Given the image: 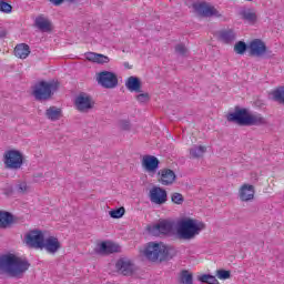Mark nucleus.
Returning <instances> with one entry per match:
<instances>
[{
    "label": "nucleus",
    "mask_w": 284,
    "mask_h": 284,
    "mask_svg": "<svg viewBox=\"0 0 284 284\" xmlns=\"http://www.w3.org/2000/svg\"><path fill=\"white\" fill-rule=\"evenodd\" d=\"M30 270V263L16 254L9 253L0 256V272L13 278H21Z\"/></svg>",
    "instance_id": "nucleus-1"
},
{
    "label": "nucleus",
    "mask_w": 284,
    "mask_h": 284,
    "mask_svg": "<svg viewBox=\"0 0 284 284\" xmlns=\"http://www.w3.org/2000/svg\"><path fill=\"white\" fill-rule=\"evenodd\" d=\"M205 230V223L193 217H181L178 221L176 234L182 241H192Z\"/></svg>",
    "instance_id": "nucleus-2"
},
{
    "label": "nucleus",
    "mask_w": 284,
    "mask_h": 284,
    "mask_svg": "<svg viewBox=\"0 0 284 284\" xmlns=\"http://www.w3.org/2000/svg\"><path fill=\"white\" fill-rule=\"evenodd\" d=\"M171 250L172 247L165 245L163 242H149L140 248V254L141 256H144V258H148V261L156 263V261H168L170 258Z\"/></svg>",
    "instance_id": "nucleus-3"
},
{
    "label": "nucleus",
    "mask_w": 284,
    "mask_h": 284,
    "mask_svg": "<svg viewBox=\"0 0 284 284\" xmlns=\"http://www.w3.org/2000/svg\"><path fill=\"white\" fill-rule=\"evenodd\" d=\"M58 88L59 83L57 82L40 81L33 87L32 94L37 101H48L52 97V90H57Z\"/></svg>",
    "instance_id": "nucleus-4"
},
{
    "label": "nucleus",
    "mask_w": 284,
    "mask_h": 284,
    "mask_svg": "<svg viewBox=\"0 0 284 284\" xmlns=\"http://www.w3.org/2000/svg\"><path fill=\"white\" fill-rule=\"evenodd\" d=\"M193 12L200 19H210L212 17H216L217 19H221L222 14L214 6L207 3V2H194L192 4Z\"/></svg>",
    "instance_id": "nucleus-5"
},
{
    "label": "nucleus",
    "mask_w": 284,
    "mask_h": 284,
    "mask_svg": "<svg viewBox=\"0 0 284 284\" xmlns=\"http://www.w3.org/2000/svg\"><path fill=\"white\" fill-rule=\"evenodd\" d=\"M6 170H21L23 166V153L18 150H8L3 154Z\"/></svg>",
    "instance_id": "nucleus-6"
},
{
    "label": "nucleus",
    "mask_w": 284,
    "mask_h": 284,
    "mask_svg": "<svg viewBox=\"0 0 284 284\" xmlns=\"http://www.w3.org/2000/svg\"><path fill=\"white\" fill-rule=\"evenodd\" d=\"M45 235L41 230H30L24 234V243L28 247H33L34 250H43V241Z\"/></svg>",
    "instance_id": "nucleus-7"
},
{
    "label": "nucleus",
    "mask_w": 284,
    "mask_h": 284,
    "mask_svg": "<svg viewBox=\"0 0 284 284\" xmlns=\"http://www.w3.org/2000/svg\"><path fill=\"white\" fill-rule=\"evenodd\" d=\"M97 81L99 85L106 90H114L119 85V77L112 71H101L97 73Z\"/></svg>",
    "instance_id": "nucleus-8"
},
{
    "label": "nucleus",
    "mask_w": 284,
    "mask_h": 284,
    "mask_svg": "<svg viewBox=\"0 0 284 284\" xmlns=\"http://www.w3.org/2000/svg\"><path fill=\"white\" fill-rule=\"evenodd\" d=\"M75 109L79 112H90V110L94 109L95 102L94 99H92V97H90L87 93H80L77 98H75Z\"/></svg>",
    "instance_id": "nucleus-9"
},
{
    "label": "nucleus",
    "mask_w": 284,
    "mask_h": 284,
    "mask_svg": "<svg viewBox=\"0 0 284 284\" xmlns=\"http://www.w3.org/2000/svg\"><path fill=\"white\" fill-rule=\"evenodd\" d=\"M250 112L247 109L235 108L233 113H229L226 119L230 123H236L237 125H247Z\"/></svg>",
    "instance_id": "nucleus-10"
},
{
    "label": "nucleus",
    "mask_w": 284,
    "mask_h": 284,
    "mask_svg": "<svg viewBox=\"0 0 284 284\" xmlns=\"http://www.w3.org/2000/svg\"><path fill=\"white\" fill-rule=\"evenodd\" d=\"M149 199L151 203H154V205H163L168 203V191L161 186H153L150 190Z\"/></svg>",
    "instance_id": "nucleus-11"
},
{
    "label": "nucleus",
    "mask_w": 284,
    "mask_h": 284,
    "mask_svg": "<svg viewBox=\"0 0 284 284\" xmlns=\"http://www.w3.org/2000/svg\"><path fill=\"white\" fill-rule=\"evenodd\" d=\"M248 53L251 57H263L267 54V45L261 39H254L248 43Z\"/></svg>",
    "instance_id": "nucleus-12"
},
{
    "label": "nucleus",
    "mask_w": 284,
    "mask_h": 284,
    "mask_svg": "<svg viewBox=\"0 0 284 284\" xmlns=\"http://www.w3.org/2000/svg\"><path fill=\"white\" fill-rule=\"evenodd\" d=\"M115 270L122 276H132L134 274V263L128 258H120L115 263Z\"/></svg>",
    "instance_id": "nucleus-13"
},
{
    "label": "nucleus",
    "mask_w": 284,
    "mask_h": 284,
    "mask_svg": "<svg viewBox=\"0 0 284 284\" xmlns=\"http://www.w3.org/2000/svg\"><path fill=\"white\" fill-rule=\"evenodd\" d=\"M158 175L161 185H173L176 182V173L171 169H161Z\"/></svg>",
    "instance_id": "nucleus-14"
},
{
    "label": "nucleus",
    "mask_w": 284,
    "mask_h": 284,
    "mask_svg": "<svg viewBox=\"0 0 284 284\" xmlns=\"http://www.w3.org/2000/svg\"><path fill=\"white\" fill-rule=\"evenodd\" d=\"M159 160L154 155H143L142 158V168L149 174H155L159 170Z\"/></svg>",
    "instance_id": "nucleus-15"
},
{
    "label": "nucleus",
    "mask_w": 284,
    "mask_h": 284,
    "mask_svg": "<svg viewBox=\"0 0 284 284\" xmlns=\"http://www.w3.org/2000/svg\"><path fill=\"white\" fill-rule=\"evenodd\" d=\"M42 250L49 254H57L61 250V242L55 236H49L42 242Z\"/></svg>",
    "instance_id": "nucleus-16"
},
{
    "label": "nucleus",
    "mask_w": 284,
    "mask_h": 284,
    "mask_svg": "<svg viewBox=\"0 0 284 284\" xmlns=\"http://www.w3.org/2000/svg\"><path fill=\"white\" fill-rule=\"evenodd\" d=\"M254 194H256V192L252 184H243L239 190L240 201H243L244 203H247V201H254Z\"/></svg>",
    "instance_id": "nucleus-17"
},
{
    "label": "nucleus",
    "mask_w": 284,
    "mask_h": 284,
    "mask_svg": "<svg viewBox=\"0 0 284 284\" xmlns=\"http://www.w3.org/2000/svg\"><path fill=\"white\" fill-rule=\"evenodd\" d=\"M34 26L39 28L41 32H52V22L43 14L36 18Z\"/></svg>",
    "instance_id": "nucleus-18"
},
{
    "label": "nucleus",
    "mask_w": 284,
    "mask_h": 284,
    "mask_svg": "<svg viewBox=\"0 0 284 284\" xmlns=\"http://www.w3.org/2000/svg\"><path fill=\"white\" fill-rule=\"evenodd\" d=\"M84 57H85L87 61H90L91 63H98L100 65L110 63V58L108 55H103L101 53L87 52L84 54Z\"/></svg>",
    "instance_id": "nucleus-19"
},
{
    "label": "nucleus",
    "mask_w": 284,
    "mask_h": 284,
    "mask_svg": "<svg viewBox=\"0 0 284 284\" xmlns=\"http://www.w3.org/2000/svg\"><path fill=\"white\" fill-rule=\"evenodd\" d=\"M173 224L168 220H162L153 226V232L158 234H170L172 232Z\"/></svg>",
    "instance_id": "nucleus-20"
},
{
    "label": "nucleus",
    "mask_w": 284,
    "mask_h": 284,
    "mask_svg": "<svg viewBox=\"0 0 284 284\" xmlns=\"http://www.w3.org/2000/svg\"><path fill=\"white\" fill-rule=\"evenodd\" d=\"M100 252L102 254H115L116 252H121V246L113 242H102L100 244Z\"/></svg>",
    "instance_id": "nucleus-21"
},
{
    "label": "nucleus",
    "mask_w": 284,
    "mask_h": 284,
    "mask_svg": "<svg viewBox=\"0 0 284 284\" xmlns=\"http://www.w3.org/2000/svg\"><path fill=\"white\" fill-rule=\"evenodd\" d=\"M14 223V216L10 212L0 211V227L7 230V227H12Z\"/></svg>",
    "instance_id": "nucleus-22"
},
{
    "label": "nucleus",
    "mask_w": 284,
    "mask_h": 284,
    "mask_svg": "<svg viewBox=\"0 0 284 284\" xmlns=\"http://www.w3.org/2000/svg\"><path fill=\"white\" fill-rule=\"evenodd\" d=\"M129 92H141V80L136 77H129L125 81Z\"/></svg>",
    "instance_id": "nucleus-23"
},
{
    "label": "nucleus",
    "mask_w": 284,
    "mask_h": 284,
    "mask_svg": "<svg viewBox=\"0 0 284 284\" xmlns=\"http://www.w3.org/2000/svg\"><path fill=\"white\" fill-rule=\"evenodd\" d=\"M14 55L18 59H28V57H30V45L27 43L17 44L14 48Z\"/></svg>",
    "instance_id": "nucleus-24"
},
{
    "label": "nucleus",
    "mask_w": 284,
    "mask_h": 284,
    "mask_svg": "<svg viewBox=\"0 0 284 284\" xmlns=\"http://www.w3.org/2000/svg\"><path fill=\"white\" fill-rule=\"evenodd\" d=\"M267 124V120L261 114V113H255V114H250L248 113V120L246 125H265Z\"/></svg>",
    "instance_id": "nucleus-25"
},
{
    "label": "nucleus",
    "mask_w": 284,
    "mask_h": 284,
    "mask_svg": "<svg viewBox=\"0 0 284 284\" xmlns=\"http://www.w3.org/2000/svg\"><path fill=\"white\" fill-rule=\"evenodd\" d=\"M220 39L223 43H232L236 40V33L232 29H225L220 32Z\"/></svg>",
    "instance_id": "nucleus-26"
},
{
    "label": "nucleus",
    "mask_w": 284,
    "mask_h": 284,
    "mask_svg": "<svg viewBox=\"0 0 284 284\" xmlns=\"http://www.w3.org/2000/svg\"><path fill=\"white\" fill-rule=\"evenodd\" d=\"M45 116L50 121H59V119H61V109H59L57 106H50L45 111Z\"/></svg>",
    "instance_id": "nucleus-27"
},
{
    "label": "nucleus",
    "mask_w": 284,
    "mask_h": 284,
    "mask_svg": "<svg viewBox=\"0 0 284 284\" xmlns=\"http://www.w3.org/2000/svg\"><path fill=\"white\" fill-rule=\"evenodd\" d=\"M242 19H244L245 21H248V23H256V12H254V10L252 9H244L241 12Z\"/></svg>",
    "instance_id": "nucleus-28"
},
{
    "label": "nucleus",
    "mask_w": 284,
    "mask_h": 284,
    "mask_svg": "<svg viewBox=\"0 0 284 284\" xmlns=\"http://www.w3.org/2000/svg\"><path fill=\"white\" fill-rule=\"evenodd\" d=\"M205 152H207V148L204 145L193 146L190 150V154H191L192 159H201V156H203V154H205Z\"/></svg>",
    "instance_id": "nucleus-29"
},
{
    "label": "nucleus",
    "mask_w": 284,
    "mask_h": 284,
    "mask_svg": "<svg viewBox=\"0 0 284 284\" xmlns=\"http://www.w3.org/2000/svg\"><path fill=\"white\" fill-rule=\"evenodd\" d=\"M272 97L277 103L284 105V87H278L275 90H273Z\"/></svg>",
    "instance_id": "nucleus-30"
},
{
    "label": "nucleus",
    "mask_w": 284,
    "mask_h": 284,
    "mask_svg": "<svg viewBox=\"0 0 284 284\" xmlns=\"http://www.w3.org/2000/svg\"><path fill=\"white\" fill-rule=\"evenodd\" d=\"M180 283L181 284H194L193 275L190 271L184 270L180 273Z\"/></svg>",
    "instance_id": "nucleus-31"
},
{
    "label": "nucleus",
    "mask_w": 284,
    "mask_h": 284,
    "mask_svg": "<svg viewBox=\"0 0 284 284\" xmlns=\"http://www.w3.org/2000/svg\"><path fill=\"white\" fill-rule=\"evenodd\" d=\"M247 50L248 44H246L244 41H239L234 45V52H236V54H245Z\"/></svg>",
    "instance_id": "nucleus-32"
},
{
    "label": "nucleus",
    "mask_w": 284,
    "mask_h": 284,
    "mask_svg": "<svg viewBox=\"0 0 284 284\" xmlns=\"http://www.w3.org/2000/svg\"><path fill=\"white\" fill-rule=\"evenodd\" d=\"M197 281H200L201 283H207V284H219V280L216 278V276L207 275V274H204L197 277Z\"/></svg>",
    "instance_id": "nucleus-33"
},
{
    "label": "nucleus",
    "mask_w": 284,
    "mask_h": 284,
    "mask_svg": "<svg viewBox=\"0 0 284 284\" xmlns=\"http://www.w3.org/2000/svg\"><path fill=\"white\" fill-rule=\"evenodd\" d=\"M125 214V207L121 206L119 209L111 210L109 212V215L111 219H122V216Z\"/></svg>",
    "instance_id": "nucleus-34"
},
{
    "label": "nucleus",
    "mask_w": 284,
    "mask_h": 284,
    "mask_svg": "<svg viewBox=\"0 0 284 284\" xmlns=\"http://www.w3.org/2000/svg\"><path fill=\"white\" fill-rule=\"evenodd\" d=\"M16 187H17V192H19V194H28V192H30V186L28 185V182H26V181L18 182Z\"/></svg>",
    "instance_id": "nucleus-35"
},
{
    "label": "nucleus",
    "mask_w": 284,
    "mask_h": 284,
    "mask_svg": "<svg viewBox=\"0 0 284 284\" xmlns=\"http://www.w3.org/2000/svg\"><path fill=\"white\" fill-rule=\"evenodd\" d=\"M215 275L220 281H227V278L231 276V272L225 270H217Z\"/></svg>",
    "instance_id": "nucleus-36"
},
{
    "label": "nucleus",
    "mask_w": 284,
    "mask_h": 284,
    "mask_svg": "<svg viewBox=\"0 0 284 284\" xmlns=\"http://www.w3.org/2000/svg\"><path fill=\"white\" fill-rule=\"evenodd\" d=\"M0 12H4L6 14H10V12H12V4H10L6 1H0Z\"/></svg>",
    "instance_id": "nucleus-37"
},
{
    "label": "nucleus",
    "mask_w": 284,
    "mask_h": 284,
    "mask_svg": "<svg viewBox=\"0 0 284 284\" xmlns=\"http://www.w3.org/2000/svg\"><path fill=\"white\" fill-rule=\"evenodd\" d=\"M171 201L172 203H175V205H182L184 199H183V194L181 193H173L171 195Z\"/></svg>",
    "instance_id": "nucleus-38"
},
{
    "label": "nucleus",
    "mask_w": 284,
    "mask_h": 284,
    "mask_svg": "<svg viewBox=\"0 0 284 284\" xmlns=\"http://www.w3.org/2000/svg\"><path fill=\"white\" fill-rule=\"evenodd\" d=\"M136 101H139V103H148V101H150V94L141 93V94L136 95Z\"/></svg>",
    "instance_id": "nucleus-39"
},
{
    "label": "nucleus",
    "mask_w": 284,
    "mask_h": 284,
    "mask_svg": "<svg viewBox=\"0 0 284 284\" xmlns=\"http://www.w3.org/2000/svg\"><path fill=\"white\" fill-rule=\"evenodd\" d=\"M175 52H178V54H186L187 53V48H185V44H178L175 47Z\"/></svg>",
    "instance_id": "nucleus-40"
},
{
    "label": "nucleus",
    "mask_w": 284,
    "mask_h": 284,
    "mask_svg": "<svg viewBox=\"0 0 284 284\" xmlns=\"http://www.w3.org/2000/svg\"><path fill=\"white\" fill-rule=\"evenodd\" d=\"M121 130H130V122L126 120H123L120 122Z\"/></svg>",
    "instance_id": "nucleus-41"
},
{
    "label": "nucleus",
    "mask_w": 284,
    "mask_h": 284,
    "mask_svg": "<svg viewBox=\"0 0 284 284\" xmlns=\"http://www.w3.org/2000/svg\"><path fill=\"white\" fill-rule=\"evenodd\" d=\"M61 3H63V1H52V4L55 6V7L61 6Z\"/></svg>",
    "instance_id": "nucleus-42"
},
{
    "label": "nucleus",
    "mask_w": 284,
    "mask_h": 284,
    "mask_svg": "<svg viewBox=\"0 0 284 284\" xmlns=\"http://www.w3.org/2000/svg\"><path fill=\"white\" fill-rule=\"evenodd\" d=\"M49 1H65V0H49Z\"/></svg>",
    "instance_id": "nucleus-43"
},
{
    "label": "nucleus",
    "mask_w": 284,
    "mask_h": 284,
    "mask_svg": "<svg viewBox=\"0 0 284 284\" xmlns=\"http://www.w3.org/2000/svg\"><path fill=\"white\" fill-rule=\"evenodd\" d=\"M68 1H74V0H68Z\"/></svg>",
    "instance_id": "nucleus-44"
},
{
    "label": "nucleus",
    "mask_w": 284,
    "mask_h": 284,
    "mask_svg": "<svg viewBox=\"0 0 284 284\" xmlns=\"http://www.w3.org/2000/svg\"><path fill=\"white\" fill-rule=\"evenodd\" d=\"M0 1H3V0H0Z\"/></svg>",
    "instance_id": "nucleus-45"
}]
</instances>
